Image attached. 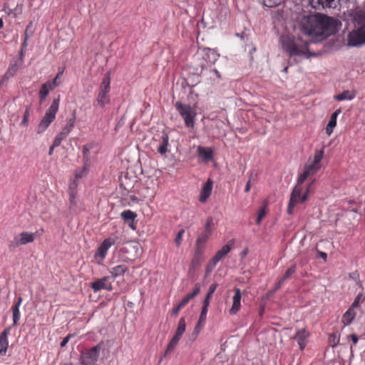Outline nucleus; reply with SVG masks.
Here are the masks:
<instances>
[{"label": "nucleus", "instance_id": "7", "mask_svg": "<svg viewBox=\"0 0 365 365\" xmlns=\"http://www.w3.org/2000/svg\"><path fill=\"white\" fill-rule=\"evenodd\" d=\"M302 185L296 184L294 187L287 206V212L289 215L293 214L294 207L299 202L303 203L307 201V197L302 194Z\"/></svg>", "mask_w": 365, "mask_h": 365}, {"label": "nucleus", "instance_id": "28", "mask_svg": "<svg viewBox=\"0 0 365 365\" xmlns=\"http://www.w3.org/2000/svg\"><path fill=\"white\" fill-rule=\"evenodd\" d=\"M128 270V267L125 265H118L110 269V273L114 277L123 274Z\"/></svg>", "mask_w": 365, "mask_h": 365}, {"label": "nucleus", "instance_id": "5", "mask_svg": "<svg viewBox=\"0 0 365 365\" xmlns=\"http://www.w3.org/2000/svg\"><path fill=\"white\" fill-rule=\"evenodd\" d=\"M105 344L103 341L99 342L96 346L86 349L80 357L81 365H95L98 359L100 351H103Z\"/></svg>", "mask_w": 365, "mask_h": 365}, {"label": "nucleus", "instance_id": "43", "mask_svg": "<svg viewBox=\"0 0 365 365\" xmlns=\"http://www.w3.org/2000/svg\"><path fill=\"white\" fill-rule=\"evenodd\" d=\"M30 115V109L27 108L24 112L23 120L21 123V125L27 126Z\"/></svg>", "mask_w": 365, "mask_h": 365}, {"label": "nucleus", "instance_id": "30", "mask_svg": "<svg viewBox=\"0 0 365 365\" xmlns=\"http://www.w3.org/2000/svg\"><path fill=\"white\" fill-rule=\"evenodd\" d=\"M354 98V95L349 91H344L341 93H339L334 96V98L337 101H341L344 100H352Z\"/></svg>", "mask_w": 365, "mask_h": 365}, {"label": "nucleus", "instance_id": "42", "mask_svg": "<svg viewBox=\"0 0 365 365\" xmlns=\"http://www.w3.org/2000/svg\"><path fill=\"white\" fill-rule=\"evenodd\" d=\"M76 187H77V183L76 182V180H74L72 182V184L70 185V200H71V203L74 202V199H75V196H76L75 189Z\"/></svg>", "mask_w": 365, "mask_h": 365}, {"label": "nucleus", "instance_id": "48", "mask_svg": "<svg viewBox=\"0 0 365 365\" xmlns=\"http://www.w3.org/2000/svg\"><path fill=\"white\" fill-rule=\"evenodd\" d=\"M361 297H362L361 294H359L356 296V297L355 298L354 302L352 303V304H351V306L350 307L354 309V308H356L359 306V302H360V301L361 299Z\"/></svg>", "mask_w": 365, "mask_h": 365}, {"label": "nucleus", "instance_id": "23", "mask_svg": "<svg viewBox=\"0 0 365 365\" xmlns=\"http://www.w3.org/2000/svg\"><path fill=\"white\" fill-rule=\"evenodd\" d=\"M200 291V286L199 284H196L192 292L187 294L182 299L178 305V309H180L184 307L192 299H193Z\"/></svg>", "mask_w": 365, "mask_h": 365}, {"label": "nucleus", "instance_id": "21", "mask_svg": "<svg viewBox=\"0 0 365 365\" xmlns=\"http://www.w3.org/2000/svg\"><path fill=\"white\" fill-rule=\"evenodd\" d=\"M115 242V239L113 237H109L101 243L99 246L98 252L101 258H104L106 255L108 250Z\"/></svg>", "mask_w": 365, "mask_h": 365}, {"label": "nucleus", "instance_id": "3", "mask_svg": "<svg viewBox=\"0 0 365 365\" xmlns=\"http://www.w3.org/2000/svg\"><path fill=\"white\" fill-rule=\"evenodd\" d=\"M283 48L290 56L308 58V43L300 38L286 35L281 37Z\"/></svg>", "mask_w": 365, "mask_h": 365}, {"label": "nucleus", "instance_id": "61", "mask_svg": "<svg viewBox=\"0 0 365 365\" xmlns=\"http://www.w3.org/2000/svg\"><path fill=\"white\" fill-rule=\"evenodd\" d=\"M22 300H23L22 297H19V299H18V301L16 303V304L14 305V307H20V306L21 304V302H22Z\"/></svg>", "mask_w": 365, "mask_h": 365}, {"label": "nucleus", "instance_id": "17", "mask_svg": "<svg viewBox=\"0 0 365 365\" xmlns=\"http://www.w3.org/2000/svg\"><path fill=\"white\" fill-rule=\"evenodd\" d=\"M309 336V332L304 329L298 330L296 334L294 335V339L297 340L301 349H304V347L306 346L308 341Z\"/></svg>", "mask_w": 365, "mask_h": 365}, {"label": "nucleus", "instance_id": "24", "mask_svg": "<svg viewBox=\"0 0 365 365\" xmlns=\"http://www.w3.org/2000/svg\"><path fill=\"white\" fill-rule=\"evenodd\" d=\"M92 148L91 145H85L83 147V171L88 172L91 165L90 150Z\"/></svg>", "mask_w": 365, "mask_h": 365}, {"label": "nucleus", "instance_id": "9", "mask_svg": "<svg viewBox=\"0 0 365 365\" xmlns=\"http://www.w3.org/2000/svg\"><path fill=\"white\" fill-rule=\"evenodd\" d=\"M176 108L183 118L187 127L192 128L196 112L190 105L182 104L180 102L176 103Z\"/></svg>", "mask_w": 365, "mask_h": 365}, {"label": "nucleus", "instance_id": "44", "mask_svg": "<svg viewBox=\"0 0 365 365\" xmlns=\"http://www.w3.org/2000/svg\"><path fill=\"white\" fill-rule=\"evenodd\" d=\"M18 65L16 63L12 64L10 66V67L9 68L7 72H6V75L7 76H13L16 72L18 70Z\"/></svg>", "mask_w": 365, "mask_h": 365}, {"label": "nucleus", "instance_id": "37", "mask_svg": "<svg viewBox=\"0 0 365 365\" xmlns=\"http://www.w3.org/2000/svg\"><path fill=\"white\" fill-rule=\"evenodd\" d=\"M185 233V230L181 229L179 230V232L177 233L174 242L176 247H180L182 244V237Z\"/></svg>", "mask_w": 365, "mask_h": 365}, {"label": "nucleus", "instance_id": "38", "mask_svg": "<svg viewBox=\"0 0 365 365\" xmlns=\"http://www.w3.org/2000/svg\"><path fill=\"white\" fill-rule=\"evenodd\" d=\"M205 246H202V245H198V244H195V252H194V256H196V257H202L204 252H205Z\"/></svg>", "mask_w": 365, "mask_h": 365}, {"label": "nucleus", "instance_id": "33", "mask_svg": "<svg viewBox=\"0 0 365 365\" xmlns=\"http://www.w3.org/2000/svg\"><path fill=\"white\" fill-rule=\"evenodd\" d=\"M217 287V284H212L210 286L208 293L203 301V304L206 303L207 302V305L210 304V300L212 297V294L215 292Z\"/></svg>", "mask_w": 365, "mask_h": 365}, {"label": "nucleus", "instance_id": "63", "mask_svg": "<svg viewBox=\"0 0 365 365\" xmlns=\"http://www.w3.org/2000/svg\"><path fill=\"white\" fill-rule=\"evenodd\" d=\"M287 279L284 278V277H282L278 282L279 283V285H282L283 283L284 282V281L286 280Z\"/></svg>", "mask_w": 365, "mask_h": 365}, {"label": "nucleus", "instance_id": "57", "mask_svg": "<svg viewBox=\"0 0 365 365\" xmlns=\"http://www.w3.org/2000/svg\"><path fill=\"white\" fill-rule=\"evenodd\" d=\"M311 185H312V183L309 184L307 187L306 188L304 192L303 193L304 195H306L307 197V200L308 199V196H309V191H310V187H311Z\"/></svg>", "mask_w": 365, "mask_h": 365}, {"label": "nucleus", "instance_id": "13", "mask_svg": "<svg viewBox=\"0 0 365 365\" xmlns=\"http://www.w3.org/2000/svg\"><path fill=\"white\" fill-rule=\"evenodd\" d=\"M186 324H185V318L182 317L180 318L178 326L175 332V334L172 338L171 341H170L167 349L165 351V354H168L170 351H172L175 346L178 344V341H180V337L185 331Z\"/></svg>", "mask_w": 365, "mask_h": 365}, {"label": "nucleus", "instance_id": "59", "mask_svg": "<svg viewBox=\"0 0 365 365\" xmlns=\"http://www.w3.org/2000/svg\"><path fill=\"white\" fill-rule=\"evenodd\" d=\"M318 255H319V257L321 258H322L323 259L326 260L327 259V255L324 252H321V251H319L318 252Z\"/></svg>", "mask_w": 365, "mask_h": 365}, {"label": "nucleus", "instance_id": "31", "mask_svg": "<svg viewBox=\"0 0 365 365\" xmlns=\"http://www.w3.org/2000/svg\"><path fill=\"white\" fill-rule=\"evenodd\" d=\"M210 235V234L205 232L200 234L196 239L195 243L205 247V245L207 240H209Z\"/></svg>", "mask_w": 365, "mask_h": 365}, {"label": "nucleus", "instance_id": "25", "mask_svg": "<svg viewBox=\"0 0 365 365\" xmlns=\"http://www.w3.org/2000/svg\"><path fill=\"white\" fill-rule=\"evenodd\" d=\"M340 113L341 110L338 109L334 113H332L326 128V133L328 135H330L333 133L334 128L336 125L337 116Z\"/></svg>", "mask_w": 365, "mask_h": 365}, {"label": "nucleus", "instance_id": "26", "mask_svg": "<svg viewBox=\"0 0 365 365\" xmlns=\"http://www.w3.org/2000/svg\"><path fill=\"white\" fill-rule=\"evenodd\" d=\"M356 316V312L354 309L349 307V309L343 314L341 322L345 325H349L351 323Z\"/></svg>", "mask_w": 365, "mask_h": 365}, {"label": "nucleus", "instance_id": "35", "mask_svg": "<svg viewBox=\"0 0 365 365\" xmlns=\"http://www.w3.org/2000/svg\"><path fill=\"white\" fill-rule=\"evenodd\" d=\"M266 215H267L266 207H265V206H264V207H261L257 212L256 223L257 225H260L262 219L266 216Z\"/></svg>", "mask_w": 365, "mask_h": 365}, {"label": "nucleus", "instance_id": "39", "mask_svg": "<svg viewBox=\"0 0 365 365\" xmlns=\"http://www.w3.org/2000/svg\"><path fill=\"white\" fill-rule=\"evenodd\" d=\"M34 29L33 26V23L31 21L26 28L24 32V36L26 37V40H28L29 37H31L34 34Z\"/></svg>", "mask_w": 365, "mask_h": 365}, {"label": "nucleus", "instance_id": "52", "mask_svg": "<svg viewBox=\"0 0 365 365\" xmlns=\"http://www.w3.org/2000/svg\"><path fill=\"white\" fill-rule=\"evenodd\" d=\"M200 261H201V257L194 256V257L192 260L191 264L193 267H195V266L198 265L200 263Z\"/></svg>", "mask_w": 365, "mask_h": 365}, {"label": "nucleus", "instance_id": "49", "mask_svg": "<svg viewBox=\"0 0 365 365\" xmlns=\"http://www.w3.org/2000/svg\"><path fill=\"white\" fill-rule=\"evenodd\" d=\"M329 339L332 346H336L339 342V339L335 334H331Z\"/></svg>", "mask_w": 365, "mask_h": 365}, {"label": "nucleus", "instance_id": "18", "mask_svg": "<svg viewBox=\"0 0 365 365\" xmlns=\"http://www.w3.org/2000/svg\"><path fill=\"white\" fill-rule=\"evenodd\" d=\"M11 327L6 328L0 334V354L5 355L9 346L8 336L10 334Z\"/></svg>", "mask_w": 365, "mask_h": 365}, {"label": "nucleus", "instance_id": "50", "mask_svg": "<svg viewBox=\"0 0 365 365\" xmlns=\"http://www.w3.org/2000/svg\"><path fill=\"white\" fill-rule=\"evenodd\" d=\"M63 140V138L60 135V134L58 133L54 140H53V143H54V146H58L60 145V144L61 143L62 140Z\"/></svg>", "mask_w": 365, "mask_h": 365}, {"label": "nucleus", "instance_id": "6", "mask_svg": "<svg viewBox=\"0 0 365 365\" xmlns=\"http://www.w3.org/2000/svg\"><path fill=\"white\" fill-rule=\"evenodd\" d=\"M120 252L125 255V260L133 261L140 255L141 247L138 242L130 241L124 244L120 249Z\"/></svg>", "mask_w": 365, "mask_h": 365}, {"label": "nucleus", "instance_id": "32", "mask_svg": "<svg viewBox=\"0 0 365 365\" xmlns=\"http://www.w3.org/2000/svg\"><path fill=\"white\" fill-rule=\"evenodd\" d=\"M136 216L137 215L130 210H125L121 213V217L127 222H133Z\"/></svg>", "mask_w": 365, "mask_h": 365}, {"label": "nucleus", "instance_id": "46", "mask_svg": "<svg viewBox=\"0 0 365 365\" xmlns=\"http://www.w3.org/2000/svg\"><path fill=\"white\" fill-rule=\"evenodd\" d=\"M168 144V137L167 135L163 136V144H161V154L168 151L167 145Z\"/></svg>", "mask_w": 365, "mask_h": 365}, {"label": "nucleus", "instance_id": "16", "mask_svg": "<svg viewBox=\"0 0 365 365\" xmlns=\"http://www.w3.org/2000/svg\"><path fill=\"white\" fill-rule=\"evenodd\" d=\"M212 185L213 182L210 179L203 185L198 198L200 202H205L207 200L212 193Z\"/></svg>", "mask_w": 365, "mask_h": 365}, {"label": "nucleus", "instance_id": "51", "mask_svg": "<svg viewBox=\"0 0 365 365\" xmlns=\"http://www.w3.org/2000/svg\"><path fill=\"white\" fill-rule=\"evenodd\" d=\"M205 323H200V321H198V323L196 324L195 329H194V334L196 335L198 334V333L200 331L201 329L204 326Z\"/></svg>", "mask_w": 365, "mask_h": 365}, {"label": "nucleus", "instance_id": "56", "mask_svg": "<svg viewBox=\"0 0 365 365\" xmlns=\"http://www.w3.org/2000/svg\"><path fill=\"white\" fill-rule=\"evenodd\" d=\"M251 186H252V182H251V179H250L246 185H245V191L246 192H248L250 190V188H251Z\"/></svg>", "mask_w": 365, "mask_h": 365}, {"label": "nucleus", "instance_id": "58", "mask_svg": "<svg viewBox=\"0 0 365 365\" xmlns=\"http://www.w3.org/2000/svg\"><path fill=\"white\" fill-rule=\"evenodd\" d=\"M350 338L354 344H356L358 342V337L356 334L350 335Z\"/></svg>", "mask_w": 365, "mask_h": 365}, {"label": "nucleus", "instance_id": "62", "mask_svg": "<svg viewBox=\"0 0 365 365\" xmlns=\"http://www.w3.org/2000/svg\"><path fill=\"white\" fill-rule=\"evenodd\" d=\"M56 146H54V143L53 142L52 145H51V146L50 147V148H49V151H48V155H52L53 151V149H54V148H56Z\"/></svg>", "mask_w": 365, "mask_h": 365}, {"label": "nucleus", "instance_id": "60", "mask_svg": "<svg viewBox=\"0 0 365 365\" xmlns=\"http://www.w3.org/2000/svg\"><path fill=\"white\" fill-rule=\"evenodd\" d=\"M27 41L28 40H26V37L24 36V41L22 43V48H21V54L23 53L24 52V49L27 46Z\"/></svg>", "mask_w": 365, "mask_h": 365}, {"label": "nucleus", "instance_id": "54", "mask_svg": "<svg viewBox=\"0 0 365 365\" xmlns=\"http://www.w3.org/2000/svg\"><path fill=\"white\" fill-rule=\"evenodd\" d=\"M61 75H62V72H61V73H58L56 75V76L55 77V78L53 80V81H52V82H51V85H52V86H53V89L56 86H57V85H58L57 80H58V78H61Z\"/></svg>", "mask_w": 365, "mask_h": 365}, {"label": "nucleus", "instance_id": "64", "mask_svg": "<svg viewBox=\"0 0 365 365\" xmlns=\"http://www.w3.org/2000/svg\"><path fill=\"white\" fill-rule=\"evenodd\" d=\"M60 135L63 138L65 139L67 136H68V134H66L63 131H61L59 133Z\"/></svg>", "mask_w": 365, "mask_h": 365}, {"label": "nucleus", "instance_id": "27", "mask_svg": "<svg viewBox=\"0 0 365 365\" xmlns=\"http://www.w3.org/2000/svg\"><path fill=\"white\" fill-rule=\"evenodd\" d=\"M50 90H53V86L51 85V81H48L41 86L39 91L41 103H42L45 100Z\"/></svg>", "mask_w": 365, "mask_h": 365}, {"label": "nucleus", "instance_id": "11", "mask_svg": "<svg viewBox=\"0 0 365 365\" xmlns=\"http://www.w3.org/2000/svg\"><path fill=\"white\" fill-rule=\"evenodd\" d=\"M36 233L23 232L17 235L10 242L9 247L10 249H15L19 246L31 243L36 238Z\"/></svg>", "mask_w": 365, "mask_h": 365}, {"label": "nucleus", "instance_id": "45", "mask_svg": "<svg viewBox=\"0 0 365 365\" xmlns=\"http://www.w3.org/2000/svg\"><path fill=\"white\" fill-rule=\"evenodd\" d=\"M213 221L212 218L208 219L206 221L205 225V230L203 232L210 234L212 233V225Z\"/></svg>", "mask_w": 365, "mask_h": 365}, {"label": "nucleus", "instance_id": "20", "mask_svg": "<svg viewBox=\"0 0 365 365\" xmlns=\"http://www.w3.org/2000/svg\"><path fill=\"white\" fill-rule=\"evenodd\" d=\"M202 55L203 59L210 64L215 63L219 57V54L215 50L209 48H203Z\"/></svg>", "mask_w": 365, "mask_h": 365}, {"label": "nucleus", "instance_id": "4", "mask_svg": "<svg viewBox=\"0 0 365 365\" xmlns=\"http://www.w3.org/2000/svg\"><path fill=\"white\" fill-rule=\"evenodd\" d=\"M58 108L59 98L53 99L49 108L46 110L44 115L41 119L36 128V133L38 134L41 135L44 133L51 123L55 120Z\"/></svg>", "mask_w": 365, "mask_h": 365}, {"label": "nucleus", "instance_id": "10", "mask_svg": "<svg viewBox=\"0 0 365 365\" xmlns=\"http://www.w3.org/2000/svg\"><path fill=\"white\" fill-rule=\"evenodd\" d=\"M234 244V240H231L215 253L207 265L206 269L208 273L211 272L215 269L216 264L232 250Z\"/></svg>", "mask_w": 365, "mask_h": 365}, {"label": "nucleus", "instance_id": "53", "mask_svg": "<svg viewBox=\"0 0 365 365\" xmlns=\"http://www.w3.org/2000/svg\"><path fill=\"white\" fill-rule=\"evenodd\" d=\"M88 172L83 171V167L82 168L81 170L76 171L75 174L76 179H80L85 174H86Z\"/></svg>", "mask_w": 365, "mask_h": 365}, {"label": "nucleus", "instance_id": "15", "mask_svg": "<svg viewBox=\"0 0 365 365\" xmlns=\"http://www.w3.org/2000/svg\"><path fill=\"white\" fill-rule=\"evenodd\" d=\"M241 291L239 288L235 289V294L232 297V305L229 311L230 314L235 315L240 309L241 307Z\"/></svg>", "mask_w": 365, "mask_h": 365}, {"label": "nucleus", "instance_id": "47", "mask_svg": "<svg viewBox=\"0 0 365 365\" xmlns=\"http://www.w3.org/2000/svg\"><path fill=\"white\" fill-rule=\"evenodd\" d=\"M296 271V267L295 266H292L291 267H289L285 272V274H284V277L286 278V279H288L289 277H290Z\"/></svg>", "mask_w": 365, "mask_h": 365}, {"label": "nucleus", "instance_id": "8", "mask_svg": "<svg viewBox=\"0 0 365 365\" xmlns=\"http://www.w3.org/2000/svg\"><path fill=\"white\" fill-rule=\"evenodd\" d=\"M110 76L108 74H106L101 82L96 99L98 105L101 107H104L110 103Z\"/></svg>", "mask_w": 365, "mask_h": 365}, {"label": "nucleus", "instance_id": "41", "mask_svg": "<svg viewBox=\"0 0 365 365\" xmlns=\"http://www.w3.org/2000/svg\"><path fill=\"white\" fill-rule=\"evenodd\" d=\"M284 0H263L264 5L267 7H274L280 4Z\"/></svg>", "mask_w": 365, "mask_h": 365}, {"label": "nucleus", "instance_id": "1", "mask_svg": "<svg viewBox=\"0 0 365 365\" xmlns=\"http://www.w3.org/2000/svg\"><path fill=\"white\" fill-rule=\"evenodd\" d=\"M341 25L334 17L317 14L301 16L297 28L313 41H319L337 32Z\"/></svg>", "mask_w": 365, "mask_h": 365}, {"label": "nucleus", "instance_id": "2", "mask_svg": "<svg viewBox=\"0 0 365 365\" xmlns=\"http://www.w3.org/2000/svg\"><path fill=\"white\" fill-rule=\"evenodd\" d=\"M350 16L358 26L349 33L347 43L351 47H360L365 45V11L356 9L351 11Z\"/></svg>", "mask_w": 365, "mask_h": 365}, {"label": "nucleus", "instance_id": "14", "mask_svg": "<svg viewBox=\"0 0 365 365\" xmlns=\"http://www.w3.org/2000/svg\"><path fill=\"white\" fill-rule=\"evenodd\" d=\"M109 279L110 278L108 277L98 279L92 282L91 287L95 292H98L101 289L110 290L112 289V285Z\"/></svg>", "mask_w": 365, "mask_h": 365}, {"label": "nucleus", "instance_id": "19", "mask_svg": "<svg viewBox=\"0 0 365 365\" xmlns=\"http://www.w3.org/2000/svg\"><path fill=\"white\" fill-rule=\"evenodd\" d=\"M310 4L315 9L336 7L335 0H310Z\"/></svg>", "mask_w": 365, "mask_h": 365}, {"label": "nucleus", "instance_id": "22", "mask_svg": "<svg viewBox=\"0 0 365 365\" xmlns=\"http://www.w3.org/2000/svg\"><path fill=\"white\" fill-rule=\"evenodd\" d=\"M197 154L202 161L207 163L213 158V150L211 148L199 146Z\"/></svg>", "mask_w": 365, "mask_h": 365}, {"label": "nucleus", "instance_id": "12", "mask_svg": "<svg viewBox=\"0 0 365 365\" xmlns=\"http://www.w3.org/2000/svg\"><path fill=\"white\" fill-rule=\"evenodd\" d=\"M324 156V150H317L314 152L313 159H309L307 163L304 165V169L307 173H309L311 175H314L321 168V161Z\"/></svg>", "mask_w": 365, "mask_h": 365}, {"label": "nucleus", "instance_id": "34", "mask_svg": "<svg viewBox=\"0 0 365 365\" xmlns=\"http://www.w3.org/2000/svg\"><path fill=\"white\" fill-rule=\"evenodd\" d=\"M12 312H13V325L15 326L17 324L19 320L20 319L19 307L14 306L12 307Z\"/></svg>", "mask_w": 365, "mask_h": 365}, {"label": "nucleus", "instance_id": "55", "mask_svg": "<svg viewBox=\"0 0 365 365\" xmlns=\"http://www.w3.org/2000/svg\"><path fill=\"white\" fill-rule=\"evenodd\" d=\"M70 338H71V335H68L66 337H65L61 342V346H62V347L65 346L66 345V344L68 342Z\"/></svg>", "mask_w": 365, "mask_h": 365}, {"label": "nucleus", "instance_id": "40", "mask_svg": "<svg viewBox=\"0 0 365 365\" xmlns=\"http://www.w3.org/2000/svg\"><path fill=\"white\" fill-rule=\"evenodd\" d=\"M309 176L312 175L309 173H307V170L304 168V172L301 175H299L296 184L302 185L303 182Z\"/></svg>", "mask_w": 365, "mask_h": 365}, {"label": "nucleus", "instance_id": "29", "mask_svg": "<svg viewBox=\"0 0 365 365\" xmlns=\"http://www.w3.org/2000/svg\"><path fill=\"white\" fill-rule=\"evenodd\" d=\"M76 121V113L73 112V115L67 120L66 125L63 128L62 131L66 134H69L74 127Z\"/></svg>", "mask_w": 365, "mask_h": 365}, {"label": "nucleus", "instance_id": "36", "mask_svg": "<svg viewBox=\"0 0 365 365\" xmlns=\"http://www.w3.org/2000/svg\"><path fill=\"white\" fill-rule=\"evenodd\" d=\"M208 307L209 305H207V302L203 304V307L202 308V311L199 318L200 323H205L208 311Z\"/></svg>", "mask_w": 365, "mask_h": 365}]
</instances>
